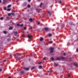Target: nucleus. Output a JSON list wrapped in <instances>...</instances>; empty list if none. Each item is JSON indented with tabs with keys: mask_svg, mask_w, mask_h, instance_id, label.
Listing matches in <instances>:
<instances>
[{
	"mask_svg": "<svg viewBox=\"0 0 78 78\" xmlns=\"http://www.w3.org/2000/svg\"><path fill=\"white\" fill-rule=\"evenodd\" d=\"M53 49H54L53 48H49V49L50 50L51 53H53Z\"/></svg>",
	"mask_w": 78,
	"mask_h": 78,
	"instance_id": "nucleus-1",
	"label": "nucleus"
},
{
	"mask_svg": "<svg viewBox=\"0 0 78 78\" xmlns=\"http://www.w3.org/2000/svg\"><path fill=\"white\" fill-rule=\"evenodd\" d=\"M27 37H28L29 39H31L32 37H33V36H32V35H28Z\"/></svg>",
	"mask_w": 78,
	"mask_h": 78,
	"instance_id": "nucleus-2",
	"label": "nucleus"
},
{
	"mask_svg": "<svg viewBox=\"0 0 78 78\" xmlns=\"http://www.w3.org/2000/svg\"><path fill=\"white\" fill-rule=\"evenodd\" d=\"M24 70H29V68H28L24 67Z\"/></svg>",
	"mask_w": 78,
	"mask_h": 78,
	"instance_id": "nucleus-3",
	"label": "nucleus"
},
{
	"mask_svg": "<svg viewBox=\"0 0 78 78\" xmlns=\"http://www.w3.org/2000/svg\"><path fill=\"white\" fill-rule=\"evenodd\" d=\"M52 36V34H51L49 33L48 34V37H51Z\"/></svg>",
	"mask_w": 78,
	"mask_h": 78,
	"instance_id": "nucleus-4",
	"label": "nucleus"
},
{
	"mask_svg": "<svg viewBox=\"0 0 78 78\" xmlns=\"http://www.w3.org/2000/svg\"><path fill=\"white\" fill-rule=\"evenodd\" d=\"M17 26H20V27H22L23 26V24H21V25L19 24H17Z\"/></svg>",
	"mask_w": 78,
	"mask_h": 78,
	"instance_id": "nucleus-5",
	"label": "nucleus"
},
{
	"mask_svg": "<svg viewBox=\"0 0 78 78\" xmlns=\"http://www.w3.org/2000/svg\"><path fill=\"white\" fill-rule=\"evenodd\" d=\"M12 28H13V27H10L9 28V30H12Z\"/></svg>",
	"mask_w": 78,
	"mask_h": 78,
	"instance_id": "nucleus-6",
	"label": "nucleus"
},
{
	"mask_svg": "<svg viewBox=\"0 0 78 78\" xmlns=\"http://www.w3.org/2000/svg\"><path fill=\"white\" fill-rule=\"evenodd\" d=\"M16 60H20V57H17Z\"/></svg>",
	"mask_w": 78,
	"mask_h": 78,
	"instance_id": "nucleus-7",
	"label": "nucleus"
},
{
	"mask_svg": "<svg viewBox=\"0 0 78 78\" xmlns=\"http://www.w3.org/2000/svg\"><path fill=\"white\" fill-rule=\"evenodd\" d=\"M44 30H45L46 31H47V30H48V28H47V27H45L44 28Z\"/></svg>",
	"mask_w": 78,
	"mask_h": 78,
	"instance_id": "nucleus-8",
	"label": "nucleus"
},
{
	"mask_svg": "<svg viewBox=\"0 0 78 78\" xmlns=\"http://www.w3.org/2000/svg\"><path fill=\"white\" fill-rule=\"evenodd\" d=\"M42 6V3L41 2L40 5V7L41 8Z\"/></svg>",
	"mask_w": 78,
	"mask_h": 78,
	"instance_id": "nucleus-9",
	"label": "nucleus"
},
{
	"mask_svg": "<svg viewBox=\"0 0 78 78\" xmlns=\"http://www.w3.org/2000/svg\"><path fill=\"white\" fill-rule=\"evenodd\" d=\"M40 41H42L43 40V38L42 37H41L40 38Z\"/></svg>",
	"mask_w": 78,
	"mask_h": 78,
	"instance_id": "nucleus-10",
	"label": "nucleus"
},
{
	"mask_svg": "<svg viewBox=\"0 0 78 78\" xmlns=\"http://www.w3.org/2000/svg\"><path fill=\"white\" fill-rule=\"evenodd\" d=\"M29 20L30 22H32V21H33V20L31 18H30L29 19Z\"/></svg>",
	"mask_w": 78,
	"mask_h": 78,
	"instance_id": "nucleus-11",
	"label": "nucleus"
},
{
	"mask_svg": "<svg viewBox=\"0 0 78 78\" xmlns=\"http://www.w3.org/2000/svg\"><path fill=\"white\" fill-rule=\"evenodd\" d=\"M14 33L15 34V36H16V34H17V32H14Z\"/></svg>",
	"mask_w": 78,
	"mask_h": 78,
	"instance_id": "nucleus-12",
	"label": "nucleus"
},
{
	"mask_svg": "<svg viewBox=\"0 0 78 78\" xmlns=\"http://www.w3.org/2000/svg\"><path fill=\"white\" fill-rule=\"evenodd\" d=\"M6 2V0H3V2L4 3H5Z\"/></svg>",
	"mask_w": 78,
	"mask_h": 78,
	"instance_id": "nucleus-13",
	"label": "nucleus"
},
{
	"mask_svg": "<svg viewBox=\"0 0 78 78\" xmlns=\"http://www.w3.org/2000/svg\"><path fill=\"white\" fill-rule=\"evenodd\" d=\"M27 7L29 8H30L31 7V6H30V5H27Z\"/></svg>",
	"mask_w": 78,
	"mask_h": 78,
	"instance_id": "nucleus-14",
	"label": "nucleus"
},
{
	"mask_svg": "<svg viewBox=\"0 0 78 78\" xmlns=\"http://www.w3.org/2000/svg\"><path fill=\"white\" fill-rule=\"evenodd\" d=\"M51 59L52 60V61H54V58L52 57L51 58Z\"/></svg>",
	"mask_w": 78,
	"mask_h": 78,
	"instance_id": "nucleus-15",
	"label": "nucleus"
},
{
	"mask_svg": "<svg viewBox=\"0 0 78 78\" xmlns=\"http://www.w3.org/2000/svg\"><path fill=\"white\" fill-rule=\"evenodd\" d=\"M54 65H55L56 66H58V64H57V63H54Z\"/></svg>",
	"mask_w": 78,
	"mask_h": 78,
	"instance_id": "nucleus-16",
	"label": "nucleus"
},
{
	"mask_svg": "<svg viewBox=\"0 0 78 78\" xmlns=\"http://www.w3.org/2000/svg\"><path fill=\"white\" fill-rule=\"evenodd\" d=\"M11 9H7V11H10Z\"/></svg>",
	"mask_w": 78,
	"mask_h": 78,
	"instance_id": "nucleus-17",
	"label": "nucleus"
},
{
	"mask_svg": "<svg viewBox=\"0 0 78 78\" xmlns=\"http://www.w3.org/2000/svg\"><path fill=\"white\" fill-rule=\"evenodd\" d=\"M42 66H39V69H41L42 68Z\"/></svg>",
	"mask_w": 78,
	"mask_h": 78,
	"instance_id": "nucleus-18",
	"label": "nucleus"
},
{
	"mask_svg": "<svg viewBox=\"0 0 78 78\" xmlns=\"http://www.w3.org/2000/svg\"><path fill=\"white\" fill-rule=\"evenodd\" d=\"M3 33L4 34H6L7 33V32L6 31H4Z\"/></svg>",
	"mask_w": 78,
	"mask_h": 78,
	"instance_id": "nucleus-19",
	"label": "nucleus"
},
{
	"mask_svg": "<svg viewBox=\"0 0 78 78\" xmlns=\"http://www.w3.org/2000/svg\"><path fill=\"white\" fill-rule=\"evenodd\" d=\"M11 5H9L8 6V8H10L11 7Z\"/></svg>",
	"mask_w": 78,
	"mask_h": 78,
	"instance_id": "nucleus-20",
	"label": "nucleus"
},
{
	"mask_svg": "<svg viewBox=\"0 0 78 78\" xmlns=\"http://www.w3.org/2000/svg\"><path fill=\"white\" fill-rule=\"evenodd\" d=\"M69 24L70 25H73V26H74V25H75V24H72V23H70Z\"/></svg>",
	"mask_w": 78,
	"mask_h": 78,
	"instance_id": "nucleus-21",
	"label": "nucleus"
},
{
	"mask_svg": "<svg viewBox=\"0 0 78 78\" xmlns=\"http://www.w3.org/2000/svg\"><path fill=\"white\" fill-rule=\"evenodd\" d=\"M24 5H27V2H24Z\"/></svg>",
	"mask_w": 78,
	"mask_h": 78,
	"instance_id": "nucleus-22",
	"label": "nucleus"
},
{
	"mask_svg": "<svg viewBox=\"0 0 78 78\" xmlns=\"http://www.w3.org/2000/svg\"><path fill=\"white\" fill-rule=\"evenodd\" d=\"M50 44H52L53 43V41H50Z\"/></svg>",
	"mask_w": 78,
	"mask_h": 78,
	"instance_id": "nucleus-23",
	"label": "nucleus"
},
{
	"mask_svg": "<svg viewBox=\"0 0 78 78\" xmlns=\"http://www.w3.org/2000/svg\"><path fill=\"white\" fill-rule=\"evenodd\" d=\"M4 10H6V7H4Z\"/></svg>",
	"mask_w": 78,
	"mask_h": 78,
	"instance_id": "nucleus-24",
	"label": "nucleus"
},
{
	"mask_svg": "<svg viewBox=\"0 0 78 78\" xmlns=\"http://www.w3.org/2000/svg\"><path fill=\"white\" fill-rule=\"evenodd\" d=\"M11 14L12 15V16H14V13H11Z\"/></svg>",
	"mask_w": 78,
	"mask_h": 78,
	"instance_id": "nucleus-25",
	"label": "nucleus"
},
{
	"mask_svg": "<svg viewBox=\"0 0 78 78\" xmlns=\"http://www.w3.org/2000/svg\"><path fill=\"white\" fill-rule=\"evenodd\" d=\"M74 65L76 66V67H78V65H76V64H75Z\"/></svg>",
	"mask_w": 78,
	"mask_h": 78,
	"instance_id": "nucleus-26",
	"label": "nucleus"
},
{
	"mask_svg": "<svg viewBox=\"0 0 78 78\" xmlns=\"http://www.w3.org/2000/svg\"><path fill=\"white\" fill-rule=\"evenodd\" d=\"M59 59H60L59 58H56V59L57 60H59Z\"/></svg>",
	"mask_w": 78,
	"mask_h": 78,
	"instance_id": "nucleus-27",
	"label": "nucleus"
},
{
	"mask_svg": "<svg viewBox=\"0 0 78 78\" xmlns=\"http://www.w3.org/2000/svg\"><path fill=\"white\" fill-rule=\"evenodd\" d=\"M48 13L49 14L50 16H51V13H50V12H48Z\"/></svg>",
	"mask_w": 78,
	"mask_h": 78,
	"instance_id": "nucleus-28",
	"label": "nucleus"
},
{
	"mask_svg": "<svg viewBox=\"0 0 78 78\" xmlns=\"http://www.w3.org/2000/svg\"><path fill=\"white\" fill-rule=\"evenodd\" d=\"M36 11H37H37H38V13H39V11L38 10V9H36Z\"/></svg>",
	"mask_w": 78,
	"mask_h": 78,
	"instance_id": "nucleus-29",
	"label": "nucleus"
},
{
	"mask_svg": "<svg viewBox=\"0 0 78 78\" xmlns=\"http://www.w3.org/2000/svg\"><path fill=\"white\" fill-rule=\"evenodd\" d=\"M0 19H1V20H3V17H1L0 18Z\"/></svg>",
	"mask_w": 78,
	"mask_h": 78,
	"instance_id": "nucleus-30",
	"label": "nucleus"
},
{
	"mask_svg": "<svg viewBox=\"0 0 78 78\" xmlns=\"http://www.w3.org/2000/svg\"><path fill=\"white\" fill-rule=\"evenodd\" d=\"M8 16H11V14L8 13Z\"/></svg>",
	"mask_w": 78,
	"mask_h": 78,
	"instance_id": "nucleus-31",
	"label": "nucleus"
},
{
	"mask_svg": "<svg viewBox=\"0 0 78 78\" xmlns=\"http://www.w3.org/2000/svg\"><path fill=\"white\" fill-rule=\"evenodd\" d=\"M46 58L44 57L43 58V60H45V59Z\"/></svg>",
	"mask_w": 78,
	"mask_h": 78,
	"instance_id": "nucleus-32",
	"label": "nucleus"
},
{
	"mask_svg": "<svg viewBox=\"0 0 78 78\" xmlns=\"http://www.w3.org/2000/svg\"><path fill=\"white\" fill-rule=\"evenodd\" d=\"M37 24L38 25H39V24H40V22H37Z\"/></svg>",
	"mask_w": 78,
	"mask_h": 78,
	"instance_id": "nucleus-33",
	"label": "nucleus"
},
{
	"mask_svg": "<svg viewBox=\"0 0 78 78\" xmlns=\"http://www.w3.org/2000/svg\"><path fill=\"white\" fill-rule=\"evenodd\" d=\"M61 1L60 0L58 1V3H61Z\"/></svg>",
	"mask_w": 78,
	"mask_h": 78,
	"instance_id": "nucleus-34",
	"label": "nucleus"
},
{
	"mask_svg": "<svg viewBox=\"0 0 78 78\" xmlns=\"http://www.w3.org/2000/svg\"><path fill=\"white\" fill-rule=\"evenodd\" d=\"M26 29L27 27H24V30H26Z\"/></svg>",
	"mask_w": 78,
	"mask_h": 78,
	"instance_id": "nucleus-35",
	"label": "nucleus"
},
{
	"mask_svg": "<svg viewBox=\"0 0 78 78\" xmlns=\"http://www.w3.org/2000/svg\"><path fill=\"white\" fill-rule=\"evenodd\" d=\"M76 51L77 52H78V48L76 49Z\"/></svg>",
	"mask_w": 78,
	"mask_h": 78,
	"instance_id": "nucleus-36",
	"label": "nucleus"
},
{
	"mask_svg": "<svg viewBox=\"0 0 78 78\" xmlns=\"http://www.w3.org/2000/svg\"><path fill=\"white\" fill-rule=\"evenodd\" d=\"M61 59H64V58L63 57H62L61 58Z\"/></svg>",
	"mask_w": 78,
	"mask_h": 78,
	"instance_id": "nucleus-37",
	"label": "nucleus"
},
{
	"mask_svg": "<svg viewBox=\"0 0 78 78\" xmlns=\"http://www.w3.org/2000/svg\"><path fill=\"white\" fill-rule=\"evenodd\" d=\"M41 62H38V64H41Z\"/></svg>",
	"mask_w": 78,
	"mask_h": 78,
	"instance_id": "nucleus-38",
	"label": "nucleus"
},
{
	"mask_svg": "<svg viewBox=\"0 0 78 78\" xmlns=\"http://www.w3.org/2000/svg\"><path fill=\"white\" fill-rule=\"evenodd\" d=\"M2 69H0V72H2Z\"/></svg>",
	"mask_w": 78,
	"mask_h": 78,
	"instance_id": "nucleus-39",
	"label": "nucleus"
},
{
	"mask_svg": "<svg viewBox=\"0 0 78 78\" xmlns=\"http://www.w3.org/2000/svg\"><path fill=\"white\" fill-rule=\"evenodd\" d=\"M24 36H25V35L23 34V35H22V37H24Z\"/></svg>",
	"mask_w": 78,
	"mask_h": 78,
	"instance_id": "nucleus-40",
	"label": "nucleus"
},
{
	"mask_svg": "<svg viewBox=\"0 0 78 78\" xmlns=\"http://www.w3.org/2000/svg\"><path fill=\"white\" fill-rule=\"evenodd\" d=\"M32 69H34V67H32Z\"/></svg>",
	"mask_w": 78,
	"mask_h": 78,
	"instance_id": "nucleus-41",
	"label": "nucleus"
},
{
	"mask_svg": "<svg viewBox=\"0 0 78 78\" xmlns=\"http://www.w3.org/2000/svg\"><path fill=\"white\" fill-rule=\"evenodd\" d=\"M30 1H31V0H28V2H30Z\"/></svg>",
	"mask_w": 78,
	"mask_h": 78,
	"instance_id": "nucleus-42",
	"label": "nucleus"
},
{
	"mask_svg": "<svg viewBox=\"0 0 78 78\" xmlns=\"http://www.w3.org/2000/svg\"><path fill=\"white\" fill-rule=\"evenodd\" d=\"M6 19H9V17H6Z\"/></svg>",
	"mask_w": 78,
	"mask_h": 78,
	"instance_id": "nucleus-43",
	"label": "nucleus"
},
{
	"mask_svg": "<svg viewBox=\"0 0 78 78\" xmlns=\"http://www.w3.org/2000/svg\"><path fill=\"white\" fill-rule=\"evenodd\" d=\"M21 33H23V31L22 30V31H21Z\"/></svg>",
	"mask_w": 78,
	"mask_h": 78,
	"instance_id": "nucleus-44",
	"label": "nucleus"
},
{
	"mask_svg": "<svg viewBox=\"0 0 78 78\" xmlns=\"http://www.w3.org/2000/svg\"><path fill=\"white\" fill-rule=\"evenodd\" d=\"M1 2H2V1H1V0H0V3H1Z\"/></svg>",
	"mask_w": 78,
	"mask_h": 78,
	"instance_id": "nucleus-45",
	"label": "nucleus"
},
{
	"mask_svg": "<svg viewBox=\"0 0 78 78\" xmlns=\"http://www.w3.org/2000/svg\"><path fill=\"white\" fill-rule=\"evenodd\" d=\"M64 55H66V54L65 53H64Z\"/></svg>",
	"mask_w": 78,
	"mask_h": 78,
	"instance_id": "nucleus-46",
	"label": "nucleus"
},
{
	"mask_svg": "<svg viewBox=\"0 0 78 78\" xmlns=\"http://www.w3.org/2000/svg\"><path fill=\"white\" fill-rule=\"evenodd\" d=\"M68 77H69V76H70V75H68Z\"/></svg>",
	"mask_w": 78,
	"mask_h": 78,
	"instance_id": "nucleus-47",
	"label": "nucleus"
},
{
	"mask_svg": "<svg viewBox=\"0 0 78 78\" xmlns=\"http://www.w3.org/2000/svg\"><path fill=\"white\" fill-rule=\"evenodd\" d=\"M8 78H11V77L9 76V77Z\"/></svg>",
	"mask_w": 78,
	"mask_h": 78,
	"instance_id": "nucleus-48",
	"label": "nucleus"
},
{
	"mask_svg": "<svg viewBox=\"0 0 78 78\" xmlns=\"http://www.w3.org/2000/svg\"><path fill=\"white\" fill-rule=\"evenodd\" d=\"M22 73H23V71H22Z\"/></svg>",
	"mask_w": 78,
	"mask_h": 78,
	"instance_id": "nucleus-49",
	"label": "nucleus"
},
{
	"mask_svg": "<svg viewBox=\"0 0 78 78\" xmlns=\"http://www.w3.org/2000/svg\"><path fill=\"white\" fill-rule=\"evenodd\" d=\"M6 61V60H4V61Z\"/></svg>",
	"mask_w": 78,
	"mask_h": 78,
	"instance_id": "nucleus-50",
	"label": "nucleus"
}]
</instances>
